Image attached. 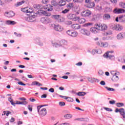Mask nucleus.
Here are the masks:
<instances>
[{"label": "nucleus", "mask_w": 125, "mask_h": 125, "mask_svg": "<svg viewBox=\"0 0 125 125\" xmlns=\"http://www.w3.org/2000/svg\"><path fill=\"white\" fill-rule=\"evenodd\" d=\"M14 15H15V14L13 11H10L9 12L5 13V16H7V17H9V18L13 17Z\"/></svg>", "instance_id": "f3484780"}, {"label": "nucleus", "mask_w": 125, "mask_h": 125, "mask_svg": "<svg viewBox=\"0 0 125 125\" xmlns=\"http://www.w3.org/2000/svg\"><path fill=\"white\" fill-rule=\"evenodd\" d=\"M45 106H48V104H45V105H41L38 106H37V110H38V113H39L40 109H41V108H42V107H44Z\"/></svg>", "instance_id": "4c0bfd02"}, {"label": "nucleus", "mask_w": 125, "mask_h": 125, "mask_svg": "<svg viewBox=\"0 0 125 125\" xmlns=\"http://www.w3.org/2000/svg\"><path fill=\"white\" fill-rule=\"evenodd\" d=\"M81 33L82 35H84V36H90V32L87 30L86 29L83 28L81 30Z\"/></svg>", "instance_id": "39448f33"}, {"label": "nucleus", "mask_w": 125, "mask_h": 125, "mask_svg": "<svg viewBox=\"0 0 125 125\" xmlns=\"http://www.w3.org/2000/svg\"><path fill=\"white\" fill-rule=\"evenodd\" d=\"M115 103H116V101H115L114 100L109 101V104H111V105H114Z\"/></svg>", "instance_id": "052dcab7"}, {"label": "nucleus", "mask_w": 125, "mask_h": 125, "mask_svg": "<svg viewBox=\"0 0 125 125\" xmlns=\"http://www.w3.org/2000/svg\"><path fill=\"white\" fill-rule=\"evenodd\" d=\"M42 3L46 4L48 3V0H42Z\"/></svg>", "instance_id": "0e129e2a"}, {"label": "nucleus", "mask_w": 125, "mask_h": 125, "mask_svg": "<svg viewBox=\"0 0 125 125\" xmlns=\"http://www.w3.org/2000/svg\"><path fill=\"white\" fill-rule=\"evenodd\" d=\"M68 102H74V99L72 98L71 97H67L66 98H64Z\"/></svg>", "instance_id": "f704fd0d"}, {"label": "nucleus", "mask_w": 125, "mask_h": 125, "mask_svg": "<svg viewBox=\"0 0 125 125\" xmlns=\"http://www.w3.org/2000/svg\"><path fill=\"white\" fill-rule=\"evenodd\" d=\"M25 2H26V1L22 0L21 2H18L16 4H15V5L17 7L20 6V5H22L23 3H25Z\"/></svg>", "instance_id": "c85d7f7f"}, {"label": "nucleus", "mask_w": 125, "mask_h": 125, "mask_svg": "<svg viewBox=\"0 0 125 125\" xmlns=\"http://www.w3.org/2000/svg\"><path fill=\"white\" fill-rule=\"evenodd\" d=\"M60 6H64L66 4V1L64 0H62L59 1Z\"/></svg>", "instance_id": "7c9ffc66"}, {"label": "nucleus", "mask_w": 125, "mask_h": 125, "mask_svg": "<svg viewBox=\"0 0 125 125\" xmlns=\"http://www.w3.org/2000/svg\"><path fill=\"white\" fill-rule=\"evenodd\" d=\"M6 24H7V25H15V24H16V22L15 21H9L8 20L7 21H6Z\"/></svg>", "instance_id": "5701e85b"}, {"label": "nucleus", "mask_w": 125, "mask_h": 125, "mask_svg": "<svg viewBox=\"0 0 125 125\" xmlns=\"http://www.w3.org/2000/svg\"><path fill=\"white\" fill-rule=\"evenodd\" d=\"M120 5L121 6V7H123V8H125V2L120 3Z\"/></svg>", "instance_id": "5fc2aeb1"}, {"label": "nucleus", "mask_w": 125, "mask_h": 125, "mask_svg": "<svg viewBox=\"0 0 125 125\" xmlns=\"http://www.w3.org/2000/svg\"><path fill=\"white\" fill-rule=\"evenodd\" d=\"M90 31L93 34H97L98 33V29L96 28V26L95 27H92L90 29Z\"/></svg>", "instance_id": "a211bd4d"}, {"label": "nucleus", "mask_w": 125, "mask_h": 125, "mask_svg": "<svg viewBox=\"0 0 125 125\" xmlns=\"http://www.w3.org/2000/svg\"><path fill=\"white\" fill-rule=\"evenodd\" d=\"M95 6V3L94 2H89L87 4V7H89V8H92V7H94Z\"/></svg>", "instance_id": "4be33fe9"}, {"label": "nucleus", "mask_w": 125, "mask_h": 125, "mask_svg": "<svg viewBox=\"0 0 125 125\" xmlns=\"http://www.w3.org/2000/svg\"><path fill=\"white\" fill-rule=\"evenodd\" d=\"M96 9H97V10H99V11L102 10V6L98 5L96 7Z\"/></svg>", "instance_id": "6e6d98bb"}, {"label": "nucleus", "mask_w": 125, "mask_h": 125, "mask_svg": "<svg viewBox=\"0 0 125 125\" xmlns=\"http://www.w3.org/2000/svg\"><path fill=\"white\" fill-rule=\"evenodd\" d=\"M34 7L36 9H43V6L42 4H35L34 5Z\"/></svg>", "instance_id": "aec40b11"}, {"label": "nucleus", "mask_w": 125, "mask_h": 125, "mask_svg": "<svg viewBox=\"0 0 125 125\" xmlns=\"http://www.w3.org/2000/svg\"><path fill=\"white\" fill-rule=\"evenodd\" d=\"M74 2H76L77 3H81V2H83V0H73Z\"/></svg>", "instance_id": "864d4df0"}, {"label": "nucleus", "mask_w": 125, "mask_h": 125, "mask_svg": "<svg viewBox=\"0 0 125 125\" xmlns=\"http://www.w3.org/2000/svg\"><path fill=\"white\" fill-rule=\"evenodd\" d=\"M8 101L10 102L11 105H13V106H15V104H14V102H13V99H12V97H10L8 98Z\"/></svg>", "instance_id": "473e14b6"}, {"label": "nucleus", "mask_w": 125, "mask_h": 125, "mask_svg": "<svg viewBox=\"0 0 125 125\" xmlns=\"http://www.w3.org/2000/svg\"><path fill=\"white\" fill-rule=\"evenodd\" d=\"M18 84H20V85H26V84L23 83L22 82H19L18 83Z\"/></svg>", "instance_id": "e2e57ef3"}, {"label": "nucleus", "mask_w": 125, "mask_h": 125, "mask_svg": "<svg viewBox=\"0 0 125 125\" xmlns=\"http://www.w3.org/2000/svg\"><path fill=\"white\" fill-rule=\"evenodd\" d=\"M104 19L105 20H108V19H110L111 18V16L108 14H105L103 16Z\"/></svg>", "instance_id": "a878e982"}, {"label": "nucleus", "mask_w": 125, "mask_h": 125, "mask_svg": "<svg viewBox=\"0 0 125 125\" xmlns=\"http://www.w3.org/2000/svg\"><path fill=\"white\" fill-rule=\"evenodd\" d=\"M85 22V19H84V18H80L78 20V23H79V24H83V23H84Z\"/></svg>", "instance_id": "cd10ccee"}, {"label": "nucleus", "mask_w": 125, "mask_h": 125, "mask_svg": "<svg viewBox=\"0 0 125 125\" xmlns=\"http://www.w3.org/2000/svg\"><path fill=\"white\" fill-rule=\"evenodd\" d=\"M93 23L91 22H87L86 23H85L83 25V27H85L86 28H87L88 27H89V26H92Z\"/></svg>", "instance_id": "2f4dec72"}, {"label": "nucleus", "mask_w": 125, "mask_h": 125, "mask_svg": "<svg viewBox=\"0 0 125 125\" xmlns=\"http://www.w3.org/2000/svg\"><path fill=\"white\" fill-rule=\"evenodd\" d=\"M70 11V9H65L64 10L62 11V13L63 14H66V13H68Z\"/></svg>", "instance_id": "79ce46f5"}, {"label": "nucleus", "mask_w": 125, "mask_h": 125, "mask_svg": "<svg viewBox=\"0 0 125 125\" xmlns=\"http://www.w3.org/2000/svg\"><path fill=\"white\" fill-rule=\"evenodd\" d=\"M98 51H100V50H93L91 52V54L93 55H94V54H95V53H98L99 54V53H98Z\"/></svg>", "instance_id": "8fccbe9b"}, {"label": "nucleus", "mask_w": 125, "mask_h": 125, "mask_svg": "<svg viewBox=\"0 0 125 125\" xmlns=\"http://www.w3.org/2000/svg\"><path fill=\"white\" fill-rule=\"evenodd\" d=\"M49 92L53 93L54 92V89L53 88H51L49 89Z\"/></svg>", "instance_id": "338daca9"}, {"label": "nucleus", "mask_w": 125, "mask_h": 125, "mask_svg": "<svg viewBox=\"0 0 125 125\" xmlns=\"http://www.w3.org/2000/svg\"><path fill=\"white\" fill-rule=\"evenodd\" d=\"M52 5L54 6H56L57 5V2L55 0H52L51 1Z\"/></svg>", "instance_id": "09e8293b"}, {"label": "nucleus", "mask_w": 125, "mask_h": 125, "mask_svg": "<svg viewBox=\"0 0 125 125\" xmlns=\"http://www.w3.org/2000/svg\"><path fill=\"white\" fill-rule=\"evenodd\" d=\"M85 94H86V93L85 92H79L77 93V95H78V96H84Z\"/></svg>", "instance_id": "c9c22d12"}, {"label": "nucleus", "mask_w": 125, "mask_h": 125, "mask_svg": "<svg viewBox=\"0 0 125 125\" xmlns=\"http://www.w3.org/2000/svg\"><path fill=\"white\" fill-rule=\"evenodd\" d=\"M87 80L89 83H93L94 82L97 83H99L100 82L99 80L92 78H88Z\"/></svg>", "instance_id": "2eb2a0df"}, {"label": "nucleus", "mask_w": 125, "mask_h": 125, "mask_svg": "<svg viewBox=\"0 0 125 125\" xmlns=\"http://www.w3.org/2000/svg\"><path fill=\"white\" fill-rule=\"evenodd\" d=\"M40 13H41V14H42L44 16H47V17L50 16L51 15L50 13H48L47 12H46L45 11L41 10V11H40Z\"/></svg>", "instance_id": "6ab92c4d"}, {"label": "nucleus", "mask_w": 125, "mask_h": 125, "mask_svg": "<svg viewBox=\"0 0 125 125\" xmlns=\"http://www.w3.org/2000/svg\"><path fill=\"white\" fill-rule=\"evenodd\" d=\"M35 18H36V16L32 15L29 16V17H25V20H26V21H27L28 22H34V21H35Z\"/></svg>", "instance_id": "0eeeda50"}, {"label": "nucleus", "mask_w": 125, "mask_h": 125, "mask_svg": "<svg viewBox=\"0 0 125 125\" xmlns=\"http://www.w3.org/2000/svg\"><path fill=\"white\" fill-rule=\"evenodd\" d=\"M40 116L41 117H44L46 115V109L42 108L39 112Z\"/></svg>", "instance_id": "ddd939ff"}, {"label": "nucleus", "mask_w": 125, "mask_h": 125, "mask_svg": "<svg viewBox=\"0 0 125 125\" xmlns=\"http://www.w3.org/2000/svg\"><path fill=\"white\" fill-rule=\"evenodd\" d=\"M78 36V32L76 31H72V33H71V37H77Z\"/></svg>", "instance_id": "a19ab883"}, {"label": "nucleus", "mask_w": 125, "mask_h": 125, "mask_svg": "<svg viewBox=\"0 0 125 125\" xmlns=\"http://www.w3.org/2000/svg\"><path fill=\"white\" fill-rule=\"evenodd\" d=\"M21 10L22 12L25 13H32L33 11H34V9L33 8L25 7L21 8Z\"/></svg>", "instance_id": "20e7f679"}, {"label": "nucleus", "mask_w": 125, "mask_h": 125, "mask_svg": "<svg viewBox=\"0 0 125 125\" xmlns=\"http://www.w3.org/2000/svg\"><path fill=\"white\" fill-rule=\"evenodd\" d=\"M34 83H35L36 85H38V86H42V84L37 81H35Z\"/></svg>", "instance_id": "4d7b16f0"}, {"label": "nucleus", "mask_w": 125, "mask_h": 125, "mask_svg": "<svg viewBox=\"0 0 125 125\" xmlns=\"http://www.w3.org/2000/svg\"><path fill=\"white\" fill-rule=\"evenodd\" d=\"M59 105H60V106H61V107H63V106H65V104L64 102H60L59 103Z\"/></svg>", "instance_id": "de8ad7c7"}, {"label": "nucleus", "mask_w": 125, "mask_h": 125, "mask_svg": "<svg viewBox=\"0 0 125 125\" xmlns=\"http://www.w3.org/2000/svg\"><path fill=\"white\" fill-rule=\"evenodd\" d=\"M97 44V45H99V46H101V47H108V46L109 45V44H108L107 42H98Z\"/></svg>", "instance_id": "423d86ee"}, {"label": "nucleus", "mask_w": 125, "mask_h": 125, "mask_svg": "<svg viewBox=\"0 0 125 125\" xmlns=\"http://www.w3.org/2000/svg\"><path fill=\"white\" fill-rule=\"evenodd\" d=\"M28 104V102H26L25 101H23L22 102H21L20 103V105H27Z\"/></svg>", "instance_id": "49530a36"}, {"label": "nucleus", "mask_w": 125, "mask_h": 125, "mask_svg": "<svg viewBox=\"0 0 125 125\" xmlns=\"http://www.w3.org/2000/svg\"><path fill=\"white\" fill-rule=\"evenodd\" d=\"M14 35H15V36H16V37H21V36H22V34H20V33H17L16 32H14Z\"/></svg>", "instance_id": "bf43d9fd"}, {"label": "nucleus", "mask_w": 125, "mask_h": 125, "mask_svg": "<svg viewBox=\"0 0 125 125\" xmlns=\"http://www.w3.org/2000/svg\"><path fill=\"white\" fill-rule=\"evenodd\" d=\"M82 15L84 17L89 16V15H91V12L90 11H83L82 12Z\"/></svg>", "instance_id": "4468645a"}, {"label": "nucleus", "mask_w": 125, "mask_h": 125, "mask_svg": "<svg viewBox=\"0 0 125 125\" xmlns=\"http://www.w3.org/2000/svg\"><path fill=\"white\" fill-rule=\"evenodd\" d=\"M60 43L62 46H63L64 45H67V41L65 40L61 41Z\"/></svg>", "instance_id": "c756f323"}, {"label": "nucleus", "mask_w": 125, "mask_h": 125, "mask_svg": "<svg viewBox=\"0 0 125 125\" xmlns=\"http://www.w3.org/2000/svg\"><path fill=\"white\" fill-rule=\"evenodd\" d=\"M115 21H116V22H125V15L121 16L119 18L117 17Z\"/></svg>", "instance_id": "1a4fd4ad"}, {"label": "nucleus", "mask_w": 125, "mask_h": 125, "mask_svg": "<svg viewBox=\"0 0 125 125\" xmlns=\"http://www.w3.org/2000/svg\"><path fill=\"white\" fill-rule=\"evenodd\" d=\"M72 117L73 115L70 114H66L65 115H64V118H65V119H72Z\"/></svg>", "instance_id": "72a5a7b5"}, {"label": "nucleus", "mask_w": 125, "mask_h": 125, "mask_svg": "<svg viewBox=\"0 0 125 125\" xmlns=\"http://www.w3.org/2000/svg\"><path fill=\"white\" fill-rule=\"evenodd\" d=\"M74 6H75V4H74V3H69L66 5V7L69 10L73 8Z\"/></svg>", "instance_id": "412c9836"}, {"label": "nucleus", "mask_w": 125, "mask_h": 125, "mask_svg": "<svg viewBox=\"0 0 125 125\" xmlns=\"http://www.w3.org/2000/svg\"><path fill=\"white\" fill-rule=\"evenodd\" d=\"M41 21L43 24H49L52 22V20L48 17H43L41 19Z\"/></svg>", "instance_id": "f03ea898"}, {"label": "nucleus", "mask_w": 125, "mask_h": 125, "mask_svg": "<svg viewBox=\"0 0 125 125\" xmlns=\"http://www.w3.org/2000/svg\"><path fill=\"white\" fill-rule=\"evenodd\" d=\"M114 13L120 14V13H125V10L124 9L115 8L113 11Z\"/></svg>", "instance_id": "6e6552de"}, {"label": "nucleus", "mask_w": 125, "mask_h": 125, "mask_svg": "<svg viewBox=\"0 0 125 125\" xmlns=\"http://www.w3.org/2000/svg\"><path fill=\"white\" fill-rule=\"evenodd\" d=\"M80 19V17H74L73 19V21H79V19Z\"/></svg>", "instance_id": "603ef678"}, {"label": "nucleus", "mask_w": 125, "mask_h": 125, "mask_svg": "<svg viewBox=\"0 0 125 125\" xmlns=\"http://www.w3.org/2000/svg\"><path fill=\"white\" fill-rule=\"evenodd\" d=\"M112 29L115 30V31H122L123 26L120 24H116L113 27Z\"/></svg>", "instance_id": "9d476101"}, {"label": "nucleus", "mask_w": 125, "mask_h": 125, "mask_svg": "<svg viewBox=\"0 0 125 125\" xmlns=\"http://www.w3.org/2000/svg\"><path fill=\"white\" fill-rule=\"evenodd\" d=\"M95 27H96V28L98 31H105L107 30V25L104 23H96L95 24Z\"/></svg>", "instance_id": "f257e3e1"}, {"label": "nucleus", "mask_w": 125, "mask_h": 125, "mask_svg": "<svg viewBox=\"0 0 125 125\" xmlns=\"http://www.w3.org/2000/svg\"><path fill=\"white\" fill-rule=\"evenodd\" d=\"M60 17H61V16L59 15H52L51 16V18H52V19H55V20H58V19H59Z\"/></svg>", "instance_id": "393cba45"}, {"label": "nucleus", "mask_w": 125, "mask_h": 125, "mask_svg": "<svg viewBox=\"0 0 125 125\" xmlns=\"http://www.w3.org/2000/svg\"><path fill=\"white\" fill-rule=\"evenodd\" d=\"M54 29L55 31H57V32H62V31H63V27L59 25L55 24Z\"/></svg>", "instance_id": "9b49d317"}, {"label": "nucleus", "mask_w": 125, "mask_h": 125, "mask_svg": "<svg viewBox=\"0 0 125 125\" xmlns=\"http://www.w3.org/2000/svg\"><path fill=\"white\" fill-rule=\"evenodd\" d=\"M76 16L75 14H70L68 16L69 19H71L73 20V19L74 18V17Z\"/></svg>", "instance_id": "58836bf2"}, {"label": "nucleus", "mask_w": 125, "mask_h": 125, "mask_svg": "<svg viewBox=\"0 0 125 125\" xmlns=\"http://www.w3.org/2000/svg\"><path fill=\"white\" fill-rule=\"evenodd\" d=\"M114 51H107L104 55V56H105L106 58H109V59H111V60L115 59V56L110 54V53H113Z\"/></svg>", "instance_id": "7ed1b4c3"}, {"label": "nucleus", "mask_w": 125, "mask_h": 125, "mask_svg": "<svg viewBox=\"0 0 125 125\" xmlns=\"http://www.w3.org/2000/svg\"><path fill=\"white\" fill-rule=\"evenodd\" d=\"M72 29H74V30H79V29H81V25L79 24H73L71 25Z\"/></svg>", "instance_id": "dca6fc26"}, {"label": "nucleus", "mask_w": 125, "mask_h": 125, "mask_svg": "<svg viewBox=\"0 0 125 125\" xmlns=\"http://www.w3.org/2000/svg\"><path fill=\"white\" fill-rule=\"evenodd\" d=\"M75 9L76 11H79L80 10V7L79 6H76L75 7Z\"/></svg>", "instance_id": "69168bd1"}, {"label": "nucleus", "mask_w": 125, "mask_h": 125, "mask_svg": "<svg viewBox=\"0 0 125 125\" xmlns=\"http://www.w3.org/2000/svg\"><path fill=\"white\" fill-rule=\"evenodd\" d=\"M100 84L101 85H106V83H105V81H102L100 83Z\"/></svg>", "instance_id": "13d9d810"}, {"label": "nucleus", "mask_w": 125, "mask_h": 125, "mask_svg": "<svg viewBox=\"0 0 125 125\" xmlns=\"http://www.w3.org/2000/svg\"><path fill=\"white\" fill-rule=\"evenodd\" d=\"M105 11L106 12H111V11H112V9L110 8H106Z\"/></svg>", "instance_id": "680f3d73"}, {"label": "nucleus", "mask_w": 125, "mask_h": 125, "mask_svg": "<svg viewBox=\"0 0 125 125\" xmlns=\"http://www.w3.org/2000/svg\"><path fill=\"white\" fill-rule=\"evenodd\" d=\"M76 65L77 66H82V65H83V62H78V63H76Z\"/></svg>", "instance_id": "774afa93"}, {"label": "nucleus", "mask_w": 125, "mask_h": 125, "mask_svg": "<svg viewBox=\"0 0 125 125\" xmlns=\"http://www.w3.org/2000/svg\"><path fill=\"white\" fill-rule=\"evenodd\" d=\"M77 120L78 121H81L83 122H88V121H89L88 118H79Z\"/></svg>", "instance_id": "e433bc0d"}, {"label": "nucleus", "mask_w": 125, "mask_h": 125, "mask_svg": "<svg viewBox=\"0 0 125 125\" xmlns=\"http://www.w3.org/2000/svg\"><path fill=\"white\" fill-rule=\"evenodd\" d=\"M104 110L106 111H107V112H112L113 110L110 108L108 107H104Z\"/></svg>", "instance_id": "3c124183"}, {"label": "nucleus", "mask_w": 125, "mask_h": 125, "mask_svg": "<svg viewBox=\"0 0 125 125\" xmlns=\"http://www.w3.org/2000/svg\"><path fill=\"white\" fill-rule=\"evenodd\" d=\"M111 80L113 82H118V81H119V77L117 76V75H115L113 76Z\"/></svg>", "instance_id": "bb28decb"}, {"label": "nucleus", "mask_w": 125, "mask_h": 125, "mask_svg": "<svg viewBox=\"0 0 125 125\" xmlns=\"http://www.w3.org/2000/svg\"><path fill=\"white\" fill-rule=\"evenodd\" d=\"M124 103H117V104H116V106H117V107H123V106H124Z\"/></svg>", "instance_id": "37998d69"}, {"label": "nucleus", "mask_w": 125, "mask_h": 125, "mask_svg": "<svg viewBox=\"0 0 125 125\" xmlns=\"http://www.w3.org/2000/svg\"><path fill=\"white\" fill-rule=\"evenodd\" d=\"M121 116H123V119H125V112L124 108H120V112Z\"/></svg>", "instance_id": "b1692460"}, {"label": "nucleus", "mask_w": 125, "mask_h": 125, "mask_svg": "<svg viewBox=\"0 0 125 125\" xmlns=\"http://www.w3.org/2000/svg\"><path fill=\"white\" fill-rule=\"evenodd\" d=\"M106 89H107V90H108V91H115V89L113 88H110V87H105Z\"/></svg>", "instance_id": "a18cd8bd"}, {"label": "nucleus", "mask_w": 125, "mask_h": 125, "mask_svg": "<svg viewBox=\"0 0 125 125\" xmlns=\"http://www.w3.org/2000/svg\"><path fill=\"white\" fill-rule=\"evenodd\" d=\"M72 33H73V30H68L66 31V34L68 36H71Z\"/></svg>", "instance_id": "c03bdc74"}, {"label": "nucleus", "mask_w": 125, "mask_h": 125, "mask_svg": "<svg viewBox=\"0 0 125 125\" xmlns=\"http://www.w3.org/2000/svg\"><path fill=\"white\" fill-rule=\"evenodd\" d=\"M3 113H4V114H2V116H3V115H6V116H8V115H9L10 114H11V112L9 111H4L3 112Z\"/></svg>", "instance_id": "ea45409f"}, {"label": "nucleus", "mask_w": 125, "mask_h": 125, "mask_svg": "<svg viewBox=\"0 0 125 125\" xmlns=\"http://www.w3.org/2000/svg\"><path fill=\"white\" fill-rule=\"evenodd\" d=\"M125 38V32H121L118 34L117 36V40H124Z\"/></svg>", "instance_id": "f8f14e48"}]
</instances>
